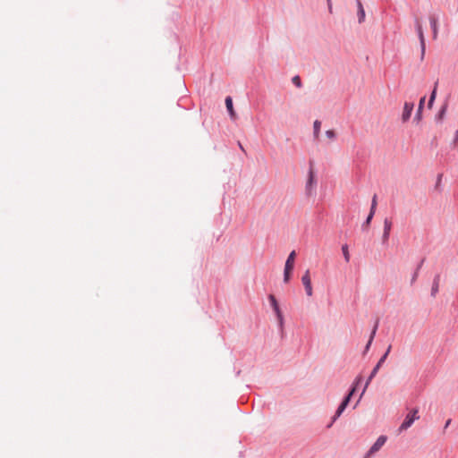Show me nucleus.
<instances>
[{
    "label": "nucleus",
    "mask_w": 458,
    "mask_h": 458,
    "mask_svg": "<svg viewBox=\"0 0 458 458\" xmlns=\"http://www.w3.org/2000/svg\"><path fill=\"white\" fill-rule=\"evenodd\" d=\"M419 416H418V410L417 409H413L412 411H411V412L409 414H407V416L405 417L403 422L401 424L400 426V430H406L407 428H409L411 424L419 420Z\"/></svg>",
    "instance_id": "1"
},
{
    "label": "nucleus",
    "mask_w": 458,
    "mask_h": 458,
    "mask_svg": "<svg viewBox=\"0 0 458 458\" xmlns=\"http://www.w3.org/2000/svg\"><path fill=\"white\" fill-rule=\"evenodd\" d=\"M387 437L386 436H380L377 441L373 444V445L370 447V449L368 451V453L365 455V458H370L372 457L377 452L380 450V448L385 445L386 442Z\"/></svg>",
    "instance_id": "2"
},
{
    "label": "nucleus",
    "mask_w": 458,
    "mask_h": 458,
    "mask_svg": "<svg viewBox=\"0 0 458 458\" xmlns=\"http://www.w3.org/2000/svg\"><path fill=\"white\" fill-rule=\"evenodd\" d=\"M355 389H356L355 386L352 387L351 392L348 394V395L344 398V400L339 405V407H338V409H337V411L335 412V415L333 418V421H335L343 413V411L345 410L346 406L348 405V403H349V402L351 400L352 395L355 392Z\"/></svg>",
    "instance_id": "3"
},
{
    "label": "nucleus",
    "mask_w": 458,
    "mask_h": 458,
    "mask_svg": "<svg viewBox=\"0 0 458 458\" xmlns=\"http://www.w3.org/2000/svg\"><path fill=\"white\" fill-rule=\"evenodd\" d=\"M301 282L305 287V291L308 296H312L313 289L311 285V279L310 270H306L301 277Z\"/></svg>",
    "instance_id": "4"
},
{
    "label": "nucleus",
    "mask_w": 458,
    "mask_h": 458,
    "mask_svg": "<svg viewBox=\"0 0 458 458\" xmlns=\"http://www.w3.org/2000/svg\"><path fill=\"white\" fill-rule=\"evenodd\" d=\"M269 299V301H270V304L275 311V313L276 314V317H277V319H278V322L280 324V326L282 327L283 326V323H284V318H283V315H282V312H281V310L279 308V305L277 303V301L276 299L275 298L274 295H269L268 297Z\"/></svg>",
    "instance_id": "5"
},
{
    "label": "nucleus",
    "mask_w": 458,
    "mask_h": 458,
    "mask_svg": "<svg viewBox=\"0 0 458 458\" xmlns=\"http://www.w3.org/2000/svg\"><path fill=\"white\" fill-rule=\"evenodd\" d=\"M390 350H391V346H389L386 352V353L381 357V359L378 360L377 364L376 365V367L373 369V370L371 371L370 373V376L369 377L368 380H367V383H366V386H369V384L370 383V381L372 380V378L376 376V374L377 373L379 368L381 367V365L383 364V362L385 361V360L386 359L388 353L390 352Z\"/></svg>",
    "instance_id": "6"
},
{
    "label": "nucleus",
    "mask_w": 458,
    "mask_h": 458,
    "mask_svg": "<svg viewBox=\"0 0 458 458\" xmlns=\"http://www.w3.org/2000/svg\"><path fill=\"white\" fill-rule=\"evenodd\" d=\"M416 29H417V33H418V36L420 38V47H421V59H423L424 55H425L426 46H425L424 32H423L422 26L420 21H417Z\"/></svg>",
    "instance_id": "7"
},
{
    "label": "nucleus",
    "mask_w": 458,
    "mask_h": 458,
    "mask_svg": "<svg viewBox=\"0 0 458 458\" xmlns=\"http://www.w3.org/2000/svg\"><path fill=\"white\" fill-rule=\"evenodd\" d=\"M414 105L413 103L405 102L403 106V110L402 114V120L403 123H406L411 115V113L413 111Z\"/></svg>",
    "instance_id": "8"
},
{
    "label": "nucleus",
    "mask_w": 458,
    "mask_h": 458,
    "mask_svg": "<svg viewBox=\"0 0 458 458\" xmlns=\"http://www.w3.org/2000/svg\"><path fill=\"white\" fill-rule=\"evenodd\" d=\"M295 257H296V252H295V250H293L289 254V256L285 261L284 268H286V270H293L294 263H295Z\"/></svg>",
    "instance_id": "9"
},
{
    "label": "nucleus",
    "mask_w": 458,
    "mask_h": 458,
    "mask_svg": "<svg viewBox=\"0 0 458 458\" xmlns=\"http://www.w3.org/2000/svg\"><path fill=\"white\" fill-rule=\"evenodd\" d=\"M225 106H226V108H227V111L231 116V118L233 120H235L237 118V115H236V113L233 109V99L231 97H226L225 98Z\"/></svg>",
    "instance_id": "10"
},
{
    "label": "nucleus",
    "mask_w": 458,
    "mask_h": 458,
    "mask_svg": "<svg viewBox=\"0 0 458 458\" xmlns=\"http://www.w3.org/2000/svg\"><path fill=\"white\" fill-rule=\"evenodd\" d=\"M429 21L432 28L433 38L436 39L438 35L437 19L435 16H430Z\"/></svg>",
    "instance_id": "11"
},
{
    "label": "nucleus",
    "mask_w": 458,
    "mask_h": 458,
    "mask_svg": "<svg viewBox=\"0 0 458 458\" xmlns=\"http://www.w3.org/2000/svg\"><path fill=\"white\" fill-rule=\"evenodd\" d=\"M439 282H440V276L437 275L434 278L432 288H431V296L436 297V295L438 293L439 290Z\"/></svg>",
    "instance_id": "12"
},
{
    "label": "nucleus",
    "mask_w": 458,
    "mask_h": 458,
    "mask_svg": "<svg viewBox=\"0 0 458 458\" xmlns=\"http://www.w3.org/2000/svg\"><path fill=\"white\" fill-rule=\"evenodd\" d=\"M357 7H358L359 22L361 23L365 20V11H364L363 5L360 0H357Z\"/></svg>",
    "instance_id": "13"
},
{
    "label": "nucleus",
    "mask_w": 458,
    "mask_h": 458,
    "mask_svg": "<svg viewBox=\"0 0 458 458\" xmlns=\"http://www.w3.org/2000/svg\"><path fill=\"white\" fill-rule=\"evenodd\" d=\"M424 103H425V97L421 98L420 100V103H419L418 111L415 115V120H417V122H420L421 120V112H422V109L424 106Z\"/></svg>",
    "instance_id": "14"
},
{
    "label": "nucleus",
    "mask_w": 458,
    "mask_h": 458,
    "mask_svg": "<svg viewBox=\"0 0 458 458\" xmlns=\"http://www.w3.org/2000/svg\"><path fill=\"white\" fill-rule=\"evenodd\" d=\"M376 204H377V202H373V204H372V206H371V208H370L369 215V216L367 217V219H366V221H365V223H364V225H363V227H368V226H369V225L370 224V221H371V219H372V217H373V215H374V213H375Z\"/></svg>",
    "instance_id": "15"
},
{
    "label": "nucleus",
    "mask_w": 458,
    "mask_h": 458,
    "mask_svg": "<svg viewBox=\"0 0 458 458\" xmlns=\"http://www.w3.org/2000/svg\"><path fill=\"white\" fill-rule=\"evenodd\" d=\"M320 126L321 123L318 120H316L313 123V132L315 139L318 138L319 132H320Z\"/></svg>",
    "instance_id": "16"
},
{
    "label": "nucleus",
    "mask_w": 458,
    "mask_h": 458,
    "mask_svg": "<svg viewBox=\"0 0 458 458\" xmlns=\"http://www.w3.org/2000/svg\"><path fill=\"white\" fill-rule=\"evenodd\" d=\"M377 329V323L375 325V327H374V328H373V330L371 332V335L369 336V342H368V344H367V345L365 347V352L369 351V347H370V345L372 344V341L374 339V336L376 335Z\"/></svg>",
    "instance_id": "17"
},
{
    "label": "nucleus",
    "mask_w": 458,
    "mask_h": 458,
    "mask_svg": "<svg viewBox=\"0 0 458 458\" xmlns=\"http://www.w3.org/2000/svg\"><path fill=\"white\" fill-rule=\"evenodd\" d=\"M437 82H436L435 84V87L433 89V91L430 95V98H429V101H428V107H431L432 106V104L436 98V95H437Z\"/></svg>",
    "instance_id": "18"
},
{
    "label": "nucleus",
    "mask_w": 458,
    "mask_h": 458,
    "mask_svg": "<svg viewBox=\"0 0 458 458\" xmlns=\"http://www.w3.org/2000/svg\"><path fill=\"white\" fill-rule=\"evenodd\" d=\"M342 251H343L345 261L349 262L350 261V254H349V250H348V246L344 245L342 247Z\"/></svg>",
    "instance_id": "19"
},
{
    "label": "nucleus",
    "mask_w": 458,
    "mask_h": 458,
    "mask_svg": "<svg viewBox=\"0 0 458 458\" xmlns=\"http://www.w3.org/2000/svg\"><path fill=\"white\" fill-rule=\"evenodd\" d=\"M392 227V222L386 218L384 221V232L390 233Z\"/></svg>",
    "instance_id": "20"
},
{
    "label": "nucleus",
    "mask_w": 458,
    "mask_h": 458,
    "mask_svg": "<svg viewBox=\"0 0 458 458\" xmlns=\"http://www.w3.org/2000/svg\"><path fill=\"white\" fill-rule=\"evenodd\" d=\"M315 182V174L313 172L312 169L310 170L309 172V179H308V185L310 186L314 183Z\"/></svg>",
    "instance_id": "21"
},
{
    "label": "nucleus",
    "mask_w": 458,
    "mask_h": 458,
    "mask_svg": "<svg viewBox=\"0 0 458 458\" xmlns=\"http://www.w3.org/2000/svg\"><path fill=\"white\" fill-rule=\"evenodd\" d=\"M326 136L327 139H329L330 140H334L336 137V133L334 130H327L326 131Z\"/></svg>",
    "instance_id": "22"
},
{
    "label": "nucleus",
    "mask_w": 458,
    "mask_h": 458,
    "mask_svg": "<svg viewBox=\"0 0 458 458\" xmlns=\"http://www.w3.org/2000/svg\"><path fill=\"white\" fill-rule=\"evenodd\" d=\"M292 271L293 270H286V268H284V283H288L290 281Z\"/></svg>",
    "instance_id": "23"
},
{
    "label": "nucleus",
    "mask_w": 458,
    "mask_h": 458,
    "mask_svg": "<svg viewBox=\"0 0 458 458\" xmlns=\"http://www.w3.org/2000/svg\"><path fill=\"white\" fill-rule=\"evenodd\" d=\"M293 83L298 87V88H301V78L296 75L293 78Z\"/></svg>",
    "instance_id": "24"
},
{
    "label": "nucleus",
    "mask_w": 458,
    "mask_h": 458,
    "mask_svg": "<svg viewBox=\"0 0 458 458\" xmlns=\"http://www.w3.org/2000/svg\"><path fill=\"white\" fill-rule=\"evenodd\" d=\"M389 234L390 233H386V232H384L383 233V236H382V240H383V242H386L388 241V238H389Z\"/></svg>",
    "instance_id": "25"
},
{
    "label": "nucleus",
    "mask_w": 458,
    "mask_h": 458,
    "mask_svg": "<svg viewBox=\"0 0 458 458\" xmlns=\"http://www.w3.org/2000/svg\"><path fill=\"white\" fill-rule=\"evenodd\" d=\"M329 7V12H332L331 0H327Z\"/></svg>",
    "instance_id": "26"
},
{
    "label": "nucleus",
    "mask_w": 458,
    "mask_h": 458,
    "mask_svg": "<svg viewBox=\"0 0 458 458\" xmlns=\"http://www.w3.org/2000/svg\"><path fill=\"white\" fill-rule=\"evenodd\" d=\"M445 107H443V109H442V111H441V113H440V116H442V115L445 114Z\"/></svg>",
    "instance_id": "27"
},
{
    "label": "nucleus",
    "mask_w": 458,
    "mask_h": 458,
    "mask_svg": "<svg viewBox=\"0 0 458 458\" xmlns=\"http://www.w3.org/2000/svg\"><path fill=\"white\" fill-rule=\"evenodd\" d=\"M450 422H451V420H448L446 421V423H445V428H447V427L449 426Z\"/></svg>",
    "instance_id": "28"
},
{
    "label": "nucleus",
    "mask_w": 458,
    "mask_h": 458,
    "mask_svg": "<svg viewBox=\"0 0 458 458\" xmlns=\"http://www.w3.org/2000/svg\"><path fill=\"white\" fill-rule=\"evenodd\" d=\"M366 388L367 386H365V388H363L362 392H361V394H364L365 391H366Z\"/></svg>",
    "instance_id": "29"
},
{
    "label": "nucleus",
    "mask_w": 458,
    "mask_h": 458,
    "mask_svg": "<svg viewBox=\"0 0 458 458\" xmlns=\"http://www.w3.org/2000/svg\"><path fill=\"white\" fill-rule=\"evenodd\" d=\"M366 388L367 386H365V388H363L362 392H361V394H364L365 391H366Z\"/></svg>",
    "instance_id": "30"
},
{
    "label": "nucleus",
    "mask_w": 458,
    "mask_h": 458,
    "mask_svg": "<svg viewBox=\"0 0 458 458\" xmlns=\"http://www.w3.org/2000/svg\"><path fill=\"white\" fill-rule=\"evenodd\" d=\"M366 388L367 386H365V388H363L362 392H361V394H364L365 391H366Z\"/></svg>",
    "instance_id": "31"
}]
</instances>
